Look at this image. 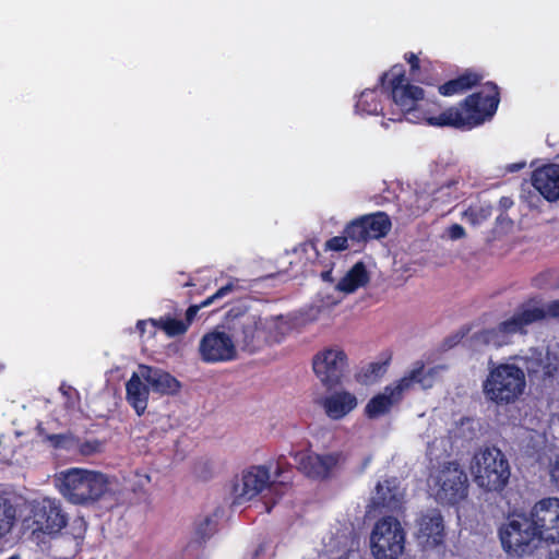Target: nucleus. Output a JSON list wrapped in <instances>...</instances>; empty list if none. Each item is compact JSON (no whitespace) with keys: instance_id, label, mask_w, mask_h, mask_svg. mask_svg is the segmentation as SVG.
Here are the masks:
<instances>
[{"instance_id":"43","label":"nucleus","mask_w":559,"mask_h":559,"mask_svg":"<svg viewBox=\"0 0 559 559\" xmlns=\"http://www.w3.org/2000/svg\"><path fill=\"white\" fill-rule=\"evenodd\" d=\"M389 360L384 362H371L368 366V372L371 376L378 377L385 372Z\"/></svg>"},{"instance_id":"22","label":"nucleus","mask_w":559,"mask_h":559,"mask_svg":"<svg viewBox=\"0 0 559 559\" xmlns=\"http://www.w3.org/2000/svg\"><path fill=\"white\" fill-rule=\"evenodd\" d=\"M444 521L438 510H430L423 514L418 522V537L425 544L437 547L444 540Z\"/></svg>"},{"instance_id":"11","label":"nucleus","mask_w":559,"mask_h":559,"mask_svg":"<svg viewBox=\"0 0 559 559\" xmlns=\"http://www.w3.org/2000/svg\"><path fill=\"white\" fill-rule=\"evenodd\" d=\"M392 227L390 216L382 211L365 214L346 224L344 234L350 237L353 242H367L371 239L385 237Z\"/></svg>"},{"instance_id":"15","label":"nucleus","mask_w":559,"mask_h":559,"mask_svg":"<svg viewBox=\"0 0 559 559\" xmlns=\"http://www.w3.org/2000/svg\"><path fill=\"white\" fill-rule=\"evenodd\" d=\"M200 357L204 362L215 364L234 360L237 356L233 335L213 330L200 341Z\"/></svg>"},{"instance_id":"16","label":"nucleus","mask_w":559,"mask_h":559,"mask_svg":"<svg viewBox=\"0 0 559 559\" xmlns=\"http://www.w3.org/2000/svg\"><path fill=\"white\" fill-rule=\"evenodd\" d=\"M34 523L37 530L46 534H57L68 524V514L58 499L45 497L33 508Z\"/></svg>"},{"instance_id":"9","label":"nucleus","mask_w":559,"mask_h":559,"mask_svg":"<svg viewBox=\"0 0 559 559\" xmlns=\"http://www.w3.org/2000/svg\"><path fill=\"white\" fill-rule=\"evenodd\" d=\"M348 455L344 451L329 453L309 452L301 454L298 469L308 478L314 480H326L332 478L347 462Z\"/></svg>"},{"instance_id":"3","label":"nucleus","mask_w":559,"mask_h":559,"mask_svg":"<svg viewBox=\"0 0 559 559\" xmlns=\"http://www.w3.org/2000/svg\"><path fill=\"white\" fill-rule=\"evenodd\" d=\"M546 317L559 319V299L546 305V308L532 305V300L521 304L513 316L500 322L496 328L484 329L473 335L480 345L501 347L504 336L525 332V328L532 323L544 320Z\"/></svg>"},{"instance_id":"46","label":"nucleus","mask_w":559,"mask_h":559,"mask_svg":"<svg viewBox=\"0 0 559 559\" xmlns=\"http://www.w3.org/2000/svg\"><path fill=\"white\" fill-rule=\"evenodd\" d=\"M322 278H323L324 281H331V280H332V277H331V271H324V272H322Z\"/></svg>"},{"instance_id":"23","label":"nucleus","mask_w":559,"mask_h":559,"mask_svg":"<svg viewBox=\"0 0 559 559\" xmlns=\"http://www.w3.org/2000/svg\"><path fill=\"white\" fill-rule=\"evenodd\" d=\"M484 79V74L474 69H465L456 78L442 81L439 83L438 92L444 97H451L454 95H461L472 90L475 86L480 85Z\"/></svg>"},{"instance_id":"40","label":"nucleus","mask_w":559,"mask_h":559,"mask_svg":"<svg viewBox=\"0 0 559 559\" xmlns=\"http://www.w3.org/2000/svg\"><path fill=\"white\" fill-rule=\"evenodd\" d=\"M549 476L552 486L559 490V455L549 465Z\"/></svg>"},{"instance_id":"27","label":"nucleus","mask_w":559,"mask_h":559,"mask_svg":"<svg viewBox=\"0 0 559 559\" xmlns=\"http://www.w3.org/2000/svg\"><path fill=\"white\" fill-rule=\"evenodd\" d=\"M369 282V274L362 262H357L341 278L337 289L347 294L354 293L359 287L365 286Z\"/></svg>"},{"instance_id":"7","label":"nucleus","mask_w":559,"mask_h":559,"mask_svg":"<svg viewBox=\"0 0 559 559\" xmlns=\"http://www.w3.org/2000/svg\"><path fill=\"white\" fill-rule=\"evenodd\" d=\"M472 471L478 487L486 491L501 492L511 476L507 456L495 445L485 447L475 453Z\"/></svg>"},{"instance_id":"21","label":"nucleus","mask_w":559,"mask_h":559,"mask_svg":"<svg viewBox=\"0 0 559 559\" xmlns=\"http://www.w3.org/2000/svg\"><path fill=\"white\" fill-rule=\"evenodd\" d=\"M358 405L354 393L342 390L326 395L321 401L325 415L332 420H341L352 413Z\"/></svg>"},{"instance_id":"33","label":"nucleus","mask_w":559,"mask_h":559,"mask_svg":"<svg viewBox=\"0 0 559 559\" xmlns=\"http://www.w3.org/2000/svg\"><path fill=\"white\" fill-rule=\"evenodd\" d=\"M16 510L12 502L0 495V538L5 536L15 522Z\"/></svg>"},{"instance_id":"12","label":"nucleus","mask_w":559,"mask_h":559,"mask_svg":"<svg viewBox=\"0 0 559 559\" xmlns=\"http://www.w3.org/2000/svg\"><path fill=\"white\" fill-rule=\"evenodd\" d=\"M540 543H559V498L547 497L538 500L530 511Z\"/></svg>"},{"instance_id":"36","label":"nucleus","mask_w":559,"mask_h":559,"mask_svg":"<svg viewBox=\"0 0 559 559\" xmlns=\"http://www.w3.org/2000/svg\"><path fill=\"white\" fill-rule=\"evenodd\" d=\"M459 183L457 179H451L447 181L444 185H442L439 189H437L433 192V200H440L443 197H447L445 201H451L452 199H456V197L453 195L454 190H456V186Z\"/></svg>"},{"instance_id":"24","label":"nucleus","mask_w":559,"mask_h":559,"mask_svg":"<svg viewBox=\"0 0 559 559\" xmlns=\"http://www.w3.org/2000/svg\"><path fill=\"white\" fill-rule=\"evenodd\" d=\"M141 373L133 372L126 383V400L138 416L145 413L150 395V385L143 383Z\"/></svg>"},{"instance_id":"19","label":"nucleus","mask_w":559,"mask_h":559,"mask_svg":"<svg viewBox=\"0 0 559 559\" xmlns=\"http://www.w3.org/2000/svg\"><path fill=\"white\" fill-rule=\"evenodd\" d=\"M532 185L547 201L559 200V165L547 164L535 169Z\"/></svg>"},{"instance_id":"5","label":"nucleus","mask_w":559,"mask_h":559,"mask_svg":"<svg viewBox=\"0 0 559 559\" xmlns=\"http://www.w3.org/2000/svg\"><path fill=\"white\" fill-rule=\"evenodd\" d=\"M502 549L511 555L523 557L531 555L540 544L531 513L512 512L499 527Z\"/></svg>"},{"instance_id":"48","label":"nucleus","mask_w":559,"mask_h":559,"mask_svg":"<svg viewBox=\"0 0 559 559\" xmlns=\"http://www.w3.org/2000/svg\"><path fill=\"white\" fill-rule=\"evenodd\" d=\"M144 324H145V322H144V321H139V322L136 323V328L143 332V326H144Z\"/></svg>"},{"instance_id":"2","label":"nucleus","mask_w":559,"mask_h":559,"mask_svg":"<svg viewBox=\"0 0 559 559\" xmlns=\"http://www.w3.org/2000/svg\"><path fill=\"white\" fill-rule=\"evenodd\" d=\"M229 330L234 342L249 354L281 343L285 336V324L280 317L263 319L247 312L235 316Z\"/></svg>"},{"instance_id":"31","label":"nucleus","mask_w":559,"mask_h":559,"mask_svg":"<svg viewBox=\"0 0 559 559\" xmlns=\"http://www.w3.org/2000/svg\"><path fill=\"white\" fill-rule=\"evenodd\" d=\"M234 290V285L231 283L226 284L216 290L213 295L209 296L206 299L201 301L199 305H191L186 311V318L182 320L187 328L189 329L193 320L195 319L199 310L201 308L207 307L214 304L217 299H221L231 293Z\"/></svg>"},{"instance_id":"6","label":"nucleus","mask_w":559,"mask_h":559,"mask_svg":"<svg viewBox=\"0 0 559 559\" xmlns=\"http://www.w3.org/2000/svg\"><path fill=\"white\" fill-rule=\"evenodd\" d=\"M60 480V492L73 504H93L108 490V480L99 472L71 468L62 473Z\"/></svg>"},{"instance_id":"8","label":"nucleus","mask_w":559,"mask_h":559,"mask_svg":"<svg viewBox=\"0 0 559 559\" xmlns=\"http://www.w3.org/2000/svg\"><path fill=\"white\" fill-rule=\"evenodd\" d=\"M405 532L394 516L379 519L370 535V548L374 559H397L404 550Z\"/></svg>"},{"instance_id":"18","label":"nucleus","mask_w":559,"mask_h":559,"mask_svg":"<svg viewBox=\"0 0 559 559\" xmlns=\"http://www.w3.org/2000/svg\"><path fill=\"white\" fill-rule=\"evenodd\" d=\"M404 60L409 64V76L413 81L428 85L438 86L442 81L438 69V62L429 59H419L418 56L412 51L404 55Z\"/></svg>"},{"instance_id":"52","label":"nucleus","mask_w":559,"mask_h":559,"mask_svg":"<svg viewBox=\"0 0 559 559\" xmlns=\"http://www.w3.org/2000/svg\"><path fill=\"white\" fill-rule=\"evenodd\" d=\"M368 463H369V459H366V461H365V464H364V465L366 466V465H368Z\"/></svg>"},{"instance_id":"47","label":"nucleus","mask_w":559,"mask_h":559,"mask_svg":"<svg viewBox=\"0 0 559 559\" xmlns=\"http://www.w3.org/2000/svg\"><path fill=\"white\" fill-rule=\"evenodd\" d=\"M550 559H559V548L556 549V551L554 554H551Z\"/></svg>"},{"instance_id":"35","label":"nucleus","mask_w":559,"mask_h":559,"mask_svg":"<svg viewBox=\"0 0 559 559\" xmlns=\"http://www.w3.org/2000/svg\"><path fill=\"white\" fill-rule=\"evenodd\" d=\"M293 465L287 461L285 455H280L275 461L274 475L276 481L281 485L289 484L292 480Z\"/></svg>"},{"instance_id":"10","label":"nucleus","mask_w":559,"mask_h":559,"mask_svg":"<svg viewBox=\"0 0 559 559\" xmlns=\"http://www.w3.org/2000/svg\"><path fill=\"white\" fill-rule=\"evenodd\" d=\"M437 497L442 503L454 506L467 497L468 479L461 465L453 461L445 463L438 476Z\"/></svg>"},{"instance_id":"25","label":"nucleus","mask_w":559,"mask_h":559,"mask_svg":"<svg viewBox=\"0 0 559 559\" xmlns=\"http://www.w3.org/2000/svg\"><path fill=\"white\" fill-rule=\"evenodd\" d=\"M403 394H397V386H386L383 393L371 397L365 407V415L374 419L390 412L391 407L402 400Z\"/></svg>"},{"instance_id":"44","label":"nucleus","mask_w":559,"mask_h":559,"mask_svg":"<svg viewBox=\"0 0 559 559\" xmlns=\"http://www.w3.org/2000/svg\"><path fill=\"white\" fill-rule=\"evenodd\" d=\"M61 390V393L67 396V402H66V407L69 409V408H73L74 407V402L71 400V395L74 394L76 396V399L79 400V393L76 390H74L73 388L69 386L68 389H60Z\"/></svg>"},{"instance_id":"32","label":"nucleus","mask_w":559,"mask_h":559,"mask_svg":"<svg viewBox=\"0 0 559 559\" xmlns=\"http://www.w3.org/2000/svg\"><path fill=\"white\" fill-rule=\"evenodd\" d=\"M151 323L164 331L168 336H179L188 331L187 324L182 320L173 318L170 316H164L159 319H151Z\"/></svg>"},{"instance_id":"17","label":"nucleus","mask_w":559,"mask_h":559,"mask_svg":"<svg viewBox=\"0 0 559 559\" xmlns=\"http://www.w3.org/2000/svg\"><path fill=\"white\" fill-rule=\"evenodd\" d=\"M272 467L273 464L271 463L269 466H251L249 469L243 471L241 478L237 479L233 485L236 502L241 503L245 500H250L271 485L270 469Z\"/></svg>"},{"instance_id":"39","label":"nucleus","mask_w":559,"mask_h":559,"mask_svg":"<svg viewBox=\"0 0 559 559\" xmlns=\"http://www.w3.org/2000/svg\"><path fill=\"white\" fill-rule=\"evenodd\" d=\"M100 442L98 440H87L80 444L79 450L83 455H91L100 450Z\"/></svg>"},{"instance_id":"34","label":"nucleus","mask_w":559,"mask_h":559,"mask_svg":"<svg viewBox=\"0 0 559 559\" xmlns=\"http://www.w3.org/2000/svg\"><path fill=\"white\" fill-rule=\"evenodd\" d=\"M491 215L490 206H468L463 213L462 217L473 226L479 225L487 221Z\"/></svg>"},{"instance_id":"38","label":"nucleus","mask_w":559,"mask_h":559,"mask_svg":"<svg viewBox=\"0 0 559 559\" xmlns=\"http://www.w3.org/2000/svg\"><path fill=\"white\" fill-rule=\"evenodd\" d=\"M348 240H350V237L346 234L343 236H334L325 242L324 248L330 251H344L348 249Z\"/></svg>"},{"instance_id":"51","label":"nucleus","mask_w":559,"mask_h":559,"mask_svg":"<svg viewBox=\"0 0 559 559\" xmlns=\"http://www.w3.org/2000/svg\"><path fill=\"white\" fill-rule=\"evenodd\" d=\"M538 281V277L534 278V285L539 286L536 282Z\"/></svg>"},{"instance_id":"14","label":"nucleus","mask_w":559,"mask_h":559,"mask_svg":"<svg viewBox=\"0 0 559 559\" xmlns=\"http://www.w3.org/2000/svg\"><path fill=\"white\" fill-rule=\"evenodd\" d=\"M312 367L322 384L332 389L341 383L347 367V355L340 348H326L314 356Z\"/></svg>"},{"instance_id":"20","label":"nucleus","mask_w":559,"mask_h":559,"mask_svg":"<svg viewBox=\"0 0 559 559\" xmlns=\"http://www.w3.org/2000/svg\"><path fill=\"white\" fill-rule=\"evenodd\" d=\"M140 371L150 389L159 395H175L180 391L179 380L160 368L141 365Z\"/></svg>"},{"instance_id":"50","label":"nucleus","mask_w":559,"mask_h":559,"mask_svg":"<svg viewBox=\"0 0 559 559\" xmlns=\"http://www.w3.org/2000/svg\"><path fill=\"white\" fill-rule=\"evenodd\" d=\"M4 370V365L0 362V373Z\"/></svg>"},{"instance_id":"28","label":"nucleus","mask_w":559,"mask_h":559,"mask_svg":"<svg viewBox=\"0 0 559 559\" xmlns=\"http://www.w3.org/2000/svg\"><path fill=\"white\" fill-rule=\"evenodd\" d=\"M356 111L361 115H379L383 112V107L379 97L378 88H367L362 91L355 105Z\"/></svg>"},{"instance_id":"26","label":"nucleus","mask_w":559,"mask_h":559,"mask_svg":"<svg viewBox=\"0 0 559 559\" xmlns=\"http://www.w3.org/2000/svg\"><path fill=\"white\" fill-rule=\"evenodd\" d=\"M436 374V368L425 371V364L421 360L415 362L414 368L401 378L396 384L397 394H403L413 383H419L424 389L432 386L431 378Z\"/></svg>"},{"instance_id":"30","label":"nucleus","mask_w":559,"mask_h":559,"mask_svg":"<svg viewBox=\"0 0 559 559\" xmlns=\"http://www.w3.org/2000/svg\"><path fill=\"white\" fill-rule=\"evenodd\" d=\"M35 432L44 443L49 444L53 449H70L76 441L72 432L66 433H48L43 423H38Z\"/></svg>"},{"instance_id":"41","label":"nucleus","mask_w":559,"mask_h":559,"mask_svg":"<svg viewBox=\"0 0 559 559\" xmlns=\"http://www.w3.org/2000/svg\"><path fill=\"white\" fill-rule=\"evenodd\" d=\"M469 330H471L469 326H463L454 335L448 337L444 342V345L448 347H452V346L459 344L469 333Z\"/></svg>"},{"instance_id":"1","label":"nucleus","mask_w":559,"mask_h":559,"mask_svg":"<svg viewBox=\"0 0 559 559\" xmlns=\"http://www.w3.org/2000/svg\"><path fill=\"white\" fill-rule=\"evenodd\" d=\"M379 85L396 107L389 117L390 121H426L433 127H452L471 130L490 120L500 103L499 87L493 82L484 84L487 92H476L466 96L459 107L451 106L438 115H431L421 108L425 91L406 78L404 66L396 63L379 78Z\"/></svg>"},{"instance_id":"13","label":"nucleus","mask_w":559,"mask_h":559,"mask_svg":"<svg viewBox=\"0 0 559 559\" xmlns=\"http://www.w3.org/2000/svg\"><path fill=\"white\" fill-rule=\"evenodd\" d=\"M524 368L532 384L550 389L555 386L559 376V359L556 355L534 350L531 356L523 358Z\"/></svg>"},{"instance_id":"37","label":"nucleus","mask_w":559,"mask_h":559,"mask_svg":"<svg viewBox=\"0 0 559 559\" xmlns=\"http://www.w3.org/2000/svg\"><path fill=\"white\" fill-rule=\"evenodd\" d=\"M214 526L215 522L213 521L212 516L207 515L197 525L195 535L200 539L205 540L212 536Z\"/></svg>"},{"instance_id":"45","label":"nucleus","mask_w":559,"mask_h":559,"mask_svg":"<svg viewBox=\"0 0 559 559\" xmlns=\"http://www.w3.org/2000/svg\"><path fill=\"white\" fill-rule=\"evenodd\" d=\"M499 204L501 207H503L504 210L511 207L513 205V201L512 199L508 198V197H502L499 201Z\"/></svg>"},{"instance_id":"42","label":"nucleus","mask_w":559,"mask_h":559,"mask_svg":"<svg viewBox=\"0 0 559 559\" xmlns=\"http://www.w3.org/2000/svg\"><path fill=\"white\" fill-rule=\"evenodd\" d=\"M465 229L460 224H452L448 228V236L452 240H457L465 237Z\"/></svg>"},{"instance_id":"49","label":"nucleus","mask_w":559,"mask_h":559,"mask_svg":"<svg viewBox=\"0 0 559 559\" xmlns=\"http://www.w3.org/2000/svg\"><path fill=\"white\" fill-rule=\"evenodd\" d=\"M181 286H182V287L192 286V283H191V281H190V280H188L187 282H183V283L181 284Z\"/></svg>"},{"instance_id":"4","label":"nucleus","mask_w":559,"mask_h":559,"mask_svg":"<svg viewBox=\"0 0 559 559\" xmlns=\"http://www.w3.org/2000/svg\"><path fill=\"white\" fill-rule=\"evenodd\" d=\"M526 386L525 372L514 364H498L489 368L481 389L487 402L497 406L515 403Z\"/></svg>"},{"instance_id":"29","label":"nucleus","mask_w":559,"mask_h":559,"mask_svg":"<svg viewBox=\"0 0 559 559\" xmlns=\"http://www.w3.org/2000/svg\"><path fill=\"white\" fill-rule=\"evenodd\" d=\"M384 483L386 486L382 483H378L376 486L377 496L374 498V504L376 507L385 508L389 511H395L401 507V496L397 492L396 487L391 488L389 486V480H385Z\"/></svg>"}]
</instances>
